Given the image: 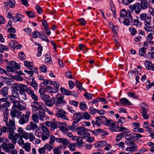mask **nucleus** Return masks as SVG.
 I'll return each mask as SVG.
<instances>
[{
	"mask_svg": "<svg viewBox=\"0 0 154 154\" xmlns=\"http://www.w3.org/2000/svg\"><path fill=\"white\" fill-rule=\"evenodd\" d=\"M18 133H15L13 129H11L9 131V134L8 135L9 139L11 140V142L13 144H16L18 138L22 137L24 138L25 135L27 132L24 131L21 127H19L17 131Z\"/></svg>",
	"mask_w": 154,
	"mask_h": 154,
	"instance_id": "f257e3e1",
	"label": "nucleus"
},
{
	"mask_svg": "<svg viewBox=\"0 0 154 154\" xmlns=\"http://www.w3.org/2000/svg\"><path fill=\"white\" fill-rule=\"evenodd\" d=\"M11 94L9 95L8 97L10 100L13 104V106L14 107L20 102V100H17V99H20L18 91H16L14 89L11 90Z\"/></svg>",
	"mask_w": 154,
	"mask_h": 154,
	"instance_id": "f03ea898",
	"label": "nucleus"
},
{
	"mask_svg": "<svg viewBox=\"0 0 154 154\" xmlns=\"http://www.w3.org/2000/svg\"><path fill=\"white\" fill-rule=\"evenodd\" d=\"M9 65L7 66L6 67L7 70L9 72H15L17 69H19L20 68L18 64L14 61H11Z\"/></svg>",
	"mask_w": 154,
	"mask_h": 154,
	"instance_id": "7ed1b4c3",
	"label": "nucleus"
},
{
	"mask_svg": "<svg viewBox=\"0 0 154 154\" xmlns=\"http://www.w3.org/2000/svg\"><path fill=\"white\" fill-rule=\"evenodd\" d=\"M26 114H23L19 120V122L20 125H23L27 123L29 121L30 112L29 110H26Z\"/></svg>",
	"mask_w": 154,
	"mask_h": 154,
	"instance_id": "20e7f679",
	"label": "nucleus"
},
{
	"mask_svg": "<svg viewBox=\"0 0 154 154\" xmlns=\"http://www.w3.org/2000/svg\"><path fill=\"white\" fill-rule=\"evenodd\" d=\"M15 144L12 143L7 144L6 143L4 142L2 143L1 146L6 152L10 153L11 150L15 148Z\"/></svg>",
	"mask_w": 154,
	"mask_h": 154,
	"instance_id": "39448f33",
	"label": "nucleus"
},
{
	"mask_svg": "<svg viewBox=\"0 0 154 154\" xmlns=\"http://www.w3.org/2000/svg\"><path fill=\"white\" fill-rule=\"evenodd\" d=\"M129 8L132 12L134 11L135 13L138 14L140 13L141 10L140 3L137 2L135 3L133 5H131L129 6Z\"/></svg>",
	"mask_w": 154,
	"mask_h": 154,
	"instance_id": "423d86ee",
	"label": "nucleus"
},
{
	"mask_svg": "<svg viewBox=\"0 0 154 154\" xmlns=\"http://www.w3.org/2000/svg\"><path fill=\"white\" fill-rule=\"evenodd\" d=\"M25 91L29 94L34 101H38V97L32 90L29 88H27L25 89Z\"/></svg>",
	"mask_w": 154,
	"mask_h": 154,
	"instance_id": "0eeeda50",
	"label": "nucleus"
},
{
	"mask_svg": "<svg viewBox=\"0 0 154 154\" xmlns=\"http://www.w3.org/2000/svg\"><path fill=\"white\" fill-rule=\"evenodd\" d=\"M10 114L12 118H15L16 117L19 119L20 118L22 113L15 108H12L11 110Z\"/></svg>",
	"mask_w": 154,
	"mask_h": 154,
	"instance_id": "6e6552de",
	"label": "nucleus"
},
{
	"mask_svg": "<svg viewBox=\"0 0 154 154\" xmlns=\"http://www.w3.org/2000/svg\"><path fill=\"white\" fill-rule=\"evenodd\" d=\"M66 112L64 110L60 109L58 110L57 112H56V115L58 118L68 120L67 117L66 115Z\"/></svg>",
	"mask_w": 154,
	"mask_h": 154,
	"instance_id": "1a4fd4ad",
	"label": "nucleus"
},
{
	"mask_svg": "<svg viewBox=\"0 0 154 154\" xmlns=\"http://www.w3.org/2000/svg\"><path fill=\"white\" fill-rule=\"evenodd\" d=\"M56 106L59 104L64 105L66 103V101L63 99V96L61 94H57L56 97Z\"/></svg>",
	"mask_w": 154,
	"mask_h": 154,
	"instance_id": "9d476101",
	"label": "nucleus"
},
{
	"mask_svg": "<svg viewBox=\"0 0 154 154\" xmlns=\"http://www.w3.org/2000/svg\"><path fill=\"white\" fill-rule=\"evenodd\" d=\"M7 17L8 18H13L14 19H20L24 18V16L19 13L16 14H12L11 12H8L7 14Z\"/></svg>",
	"mask_w": 154,
	"mask_h": 154,
	"instance_id": "9b49d317",
	"label": "nucleus"
},
{
	"mask_svg": "<svg viewBox=\"0 0 154 154\" xmlns=\"http://www.w3.org/2000/svg\"><path fill=\"white\" fill-rule=\"evenodd\" d=\"M120 16L122 17H126L131 19L133 18V17L131 15L130 11H127L125 9H122L120 11Z\"/></svg>",
	"mask_w": 154,
	"mask_h": 154,
	"instance_id": "f8f14e48",
	"label": "nucleus"
},
{
	"mask_svg": "<svg viewBox=\"0 0 154 154\" xmlns=\"http://www.w3.org/2000/svg\"><path fill=\"white\" fill-rule=\"evenodd\" d=\"M140 5L142 9L145 10L149 8L150 3L147 0H142L140 1Z\"/></svg>",
	"mask_w": 154,
	"mask_h": 154,
	"instance_id": "ddd939ff",
	"label": "nucleus"
},
{
	"mask_svg": "<svg viewBox=\"0 0 154 154\" xmlns=\"http://www.w3.org/2000/svg\"><path fill=\"white\" fill-rule=\"evenodd\" d=\"M46 125L48 127H50L51 130H53L56 128L57 127V122L55 119H52V121H48L46 122Z\"/></svg>",
	"mask_w": 154,
	"mask_h": 154,
	"instance_id": "4468645a",
	"label": "nucleus"
},
{
	"mask_svg": "<svg viewBox=\"0 0 154 154\" xmlns=\"http://www.w3.org/2000/svg\"><path fill=\"white\" fill-rule=\"evenodd\" d=\"M56 141L59 143H62L63 145L67 146L69 143L70 141L65 138H57Z\"/></svg>",
	"mask_w": 154,
	"mask_h": 154,
	"instance_id": "2eb2a0df",
	"label": "nucleus"
},
{
	"mask_svg": "<svg viewBox=\"0 0 154 154\" xmlns=\"http://www.w3.org/2000/svg\"><path fill=\"white\" fill-rule=\"evenodd\" d=\"M24 139L26 140L29 139L30 142H32L35 139V137L33 133L30 132L29 133L27 132L25 133Z\"/></svg>",
	"mask_w": 154,
	"mask_h": 154,
	"instance_id": "dca6fc26",
	"label": "nucleus"
},
{
	"mask_svg": "<svg viewBox=\"0 0 154 154\" xmlns=\"http://www.w3.org/2000/svg\"><path fill=\"white\" fill-rule=\"evenodd\" d=\"M37 128V125L35 124L33 122H30L29 125H28L26 128V130L27 131H30L31 130H34Z\"/></svg>",
	"mask_w": 154,
	"mask_h": 154,
	"instance_id": "f3484780",
	"label": "nucleus"
},
{
	"mask_svg": "<svg viewBox=\"0 0 154 154\" xmlns=\"http://www.w3.org/2000/svg\"><path fill=\"white\" fill-rule=\"evenodd\" d=\"M56 101V97H53L50 99H48L44 103L47 106L51 107L55 103Z\"/></svg>",
	"mask_w": 154,
	"mask_h": 154,
	"instance_id": "a211bd4d",
	"label": "nucleus"
},
{
	"mask_svg": "<svg viewBox=\"0 0 154 154\" xmlns=\"http://www.w3.org/2000/svg\"><path fill=\"white\" fill-rule=\"evenodd\" d=\"M40 117V119L41 121L44 120V118L45 116V112L42 106L39 107L38 112H37Z\"/></svg>",
	"mask_w": 154,
	"mask_h": 154,
	"instance_id": "6ab92c4d",
	"label": "nucleus"
},
{
	"mask_svg": "<svg viewBox=\"0 0 154 154\" xmlns=\"http://www.w3.org/2000/svg\"><path fill=\"white\" fill-rule=\"evenodd\" d=\"M6 126L9 128L8 132L11 129H13V127L15 125V121L14 119L12 120H9L8 122H6Z\"/></svg>",
	"mask_w": 154,
	"mask_h": 154,
	"instance_id": "aec40b11",
	"label": "nucleus"
},
{
	"mask_svg": "<svg viewBox=\"0 0 154 154\" xmlns=\"http://www.w3.org/2000/svg\"><path fill=\"white\" fill-rule=\"evenodd\" d=\"M106 119V117L104 116H100V117H96V120L95 124L97 126H100L102 124V120H104V119Z\"/></svg>",
	"mask_w": 154,
	"mask_h": 154,
	"instance_id": "412c9836",
	"label": "nucleus"
},
{
	"mask_svg": "<svg viewBox=\"0 0 154 154\" xmlns=\"http://www.w3.org/2000/svg\"><path fill=\"white\" fill-rule=\"evenodd\" d=\"M15 3L14 0H8L7 2H4V5L6 6L8 5L10 8H13L15 6Z\"/></svg>",
	"mask_w": 154,
	"mask_h": 154,
	"instance_id": "4be33fe9",
	"label": "nucleus"
},
{
	"mask_svg": "<svg viewBox=\"0 0 154 154\" xmlns=\"http://www.w3.org/2000/svg\"><path fill=\"white\" fill-rule=\"evenodd\" d=\"M46 92L49 93L52 96L53 95V93H56L58 91L56 89L49 86L46 87Z\"/></svg>",
	"mask_w": 154,
	"mask_h": 154,
	"instance_id": "5701e85b",
	"label": "nucleus"
},
{
	"mask_svg": "<svg viewBox=\"0 0 154 154\" xmlns=\"http://www.w3.org/2000/svg\"><path fill=\"white\" fill-rule=\"evenodd\" d=\"M76 143L78 147L82 148L83 147L84 145L83 141V138L78 136L76 139Z\"/></svg>",
	"mask_w": 154,
	"mask_h": 154,
	"instance_id": "b1692460",
	"label": "nucleus"
},
{
	"mask_svg": "<svg viewBox=\"0 0 154 154\" xmlns=\"http://www.w3.org/2000/svg\"><path fill=\"white\" fill-rule=\"evenodd\" d=\"M116 123L113 122L111 125L109 127V129L110 131H118L117 129L119 128V127L116 124Z\"/></svg>",
	"mask_w": 154,
	"mask_h": 154,
	"instance_id": "393cba45",
	"label": "nucleus"
},
{
	"mask_svg": "<svg viewBox=\"0 0 154 154\" xmlns=\"http://www.w3.org/2000/svg\"><path fill=\"white\" fill-rule=\"evenodd\" d=\"M8 87H5L2 88L0 91V94L3 97H6L8 95Z\"/></svg>",
	"mask_w": 154,
	"mask_h": 154,
	"instance_id": "a878e982",
	"label": "nucleus"
},
{
	"mask_svg": "<svg viewBox=\"0 0 154 154\" xmlns=\"http://www.w3.org/2000/svg\"><path fill=\"white\" fill-rule=\"evenodd\" d=\"M73 119L76 121L77 122H79L80 120L83 119L82 115L79 113H74L73 116Z\"/></svg>",
	"mask_w": 154,
	"mask_h": 154,
	"instance_id": "bb28decb",
	"label": "nucleus"
},
{
	"mask_svg": "<svg viewBox=\"0 0 154 154\" xmlns=\"http://www.w3.org/2000/svg\"><path fill=\"white\" fill-rule=\"evenodd\" d=\"M4 119L3 121L5 122H7L8 120L9 116V109L8 108H6L3 112Z\"/></svg>",
	"mask_w": 154,
	"mask_h": 154,
	"instance_id": "cd10ccee",
	"label": "nucleus"
},
{
	"mask_svg": "<svg viewBox=\"0 0 154 154\" xmlns=\"http://www.w3.org/2000/svg\"><path fill=\"white\" fill-rule=\"evenodd\" d=\"M25 91L22 90H20L19 91L20 99L21 100H25L27 99V97L26 95L25 92Z\"/></svg>",
	"mask_w": 154,
	"mask_h": 154,
	"instance_id": "c85d7f7f",
	"label": "nucleus"
},
{
	"mask_svg": "<svg viewBox=\"0 0 154 154\" xmlns=\"http://www.w3.org/2000/svg\"><path fill=\"white\" fill-rule=\"evenodd\" d=\"M77 128V124H76L75 122H74L71 125H68L67 129H68V130L75 131H76Z\"/></svg>",
	"mask_w": 154,
	"mask_h": 154,
	"instance_id": "c756f323",
	"label": "nucleus"
},
{
	"mask_svg": "<svg viewBox=\"0 0 154 154\" xmlns=\"http://www.w3.org/2000/svg\"><path fill=\"white\" fill-rule=\"evenodd\" d=\"M120 102L122 105H130L131 104V103L125 98H123L120 99Z\"/></svg>",
	"mask_w": 154,
	"mask_h": 154,
	"instance_id": "7c9ffc66",
	"label": "nucleus"
},
{
	"mask_svg": "<svg viewBox=\"0 0 154 154\" xmlns=\"http://www.w3.org/2000/svg\"><path fill=\"white\" fill-rule=\"evenodd\" d=\"M33 122L35 124H38L39 123V117L35 113H34L31 116Z\"/></svg>",
	"mask_w": 154,
	"mask_h": 154,
	"instance_id": "2f4dec72",
	"label": "nucleus"
},
{
	"mask_svg": "<svg viewBox=\"0 0 154 154\" xmlns=\"http://www.w3.org/2000/svg\"><path fill=\"white\" fill-rule=\"evenodd\" d=\"M76 131L77 134L79 135H81L85 133V131H86V129L83 127H81L77 128Z\"/></svg>",
	"mask_w": 154,
	"mask_h": 154,
	"instance_id": "473e14b6",
	"label": "nucleus"
},
{
	"mask_svg": "<svg viewBox=\"0 0 154 154\" xmlns=\"http://www.w3.org/2000/svg\"><path fill=\"white\" fill-rule=\"evenodd\" d=\"M31 146L30 143L29 142H27L22 145V147L28 152H29L31 149Z\"/></svg>",
	"mask_w": 154,
	"mask_h": 154,
	"instance_id": "72a5a7b5",
	"label": "nucleus"
},
{
	"mask_svg": "<svg viewBox=\"0 0 154 154\" xmlns=\"http://www.w3.org/2000/svg\"><path fill=\"white\" fill-rule=\"evenodd\" d=\"M35 104L38 105V102L37 101H35L31 103V106L32 110V111L35 112H36L38 109L39 108L36 106Z\"/></svg>",
	"mask_w": 154,
	"mask_h": 154,
	"instance_id": "f704fd0d",
	"label": "nucleus"
},
{
	"mask_svg": "<svg viewBox=\"0 0 154 154\" xmlns=\"http://www.w3.org/2000/svg\"><path fill=\"white\" fill-rule=\"evenodd\" d=\"M140 19H150L151 16L149 14H146L144 13L140 15Z\"/></svg>",
	"mask_w": 154,
	"mask_h": 154,
	"instance_id": "c9c22d12",
	"label": "nucleus"
},
{
	"mask_svg": "<svg viewBox=\"0 0 154 154\" xmlns=\"http://www.w3.org/2000/svg\"><path fill=\"white\" fill-rule=\"evenodd\" d=\"M110 7V10L112 11L113 14L114 15V18H116V10L115 8L113 2L112 1H110L109 2Z\"/></svg>",
	"mask_w": 154,
	"mask_h": 154,
	"instance_id": "e433bc0d",
	"label": "nucleus"
},
{
	"mask_svg": "<svg viewBox=\"0 0 154 154\" xmlns=\"http://www.w3.org/2000/svg\"><path fill=\"white\" fill-rule=\"evenodd\" d=\"M146 50L144 48H140L139 51V55L142 57H146L147 56L146 54Z\"/></svg>",
	"mask_w": 154,
	"mask_h": 154,
	"instance_id": "4c0bfd02",
	"label": "nucleus"
},
{
	"mask_svg": "<svg viewBox=\"0 0 154 154\" xmlns=\"http://www.w3.org/2000/svg\"><path fill=\"white\" fill-rule=\"evenodd\" d=\"M60 90L61 92L63 94L67 95H69L71 94V92L69 90L65 89L64 88L61 87L60 88Z\"/></svg>",
	"mask_w": 154,
	"mask_h": 154,
	"instance_id": "58836bf2",
	"label": "nucleus"
},
{
	"mask_svg": "<svg viewBox=\"0 0 154 154\" xmlns=\"http://www.w3.org/2000/svg\"><path fill=\"white\" fill-rule=\"evenodd\" d=\"M49 133H41V137L43 141H45L48 139L49 137Z\"/></svg>",
	"mask_w": 154,
	"mask_h": 154,
	"instance_id": "ea45409f",
	"label": "nucleus"
},
{
	"mask_svg": "<svg viewBox=\"0 0 154 154\" xmlns=\"http://www.w3.org/2000/svg\"><path fill=\"white\" fill-rule=\"evenodd\" d=\"M118 129L121 132H125L127 134L131 132L128 129L123 127L122 125H120Z\"/></svg>",
	"mask_w": 154,
	"mask_h": 154,
	"instance_id": "a19ab883",
	"label": "nucleus"
},
{
	"mask_svg": "<svg viewBox=\"0 0 154 154\" xmlns=\"http://www.w3.org/2000/svg\"><path fill=\"white\" fill-rule=\"evenodd\" d=\"M33 79H29V82H31L30 85L32 86L36 90L37 89L38 84H37L33 80Z\"/></svg>",
	"mask_w": 154,
	"mask_h": 154,
	"instance_id": "79ce46f5",
	"label": "nucleus"
},
{
	"mask_svg": "<svg viewBox=\"0 0 154 154\" xmlns=\"http://www.w3.org/2000/svg\"><path fill=\"white\" fill-rule=\"evenodd\" d=\"M40 97L41 99L44 102V103L50 98L49 95L45 94L40 96Z\"/></svg>",
	"mask_w": 154,
	"mask_h": 154,
	"instance_id": "37998d69",
	"label": "nucleus"
},
{
	"mask_svg": "<svg viewBox=\"0 0 154 154\" xmlns=\"http://www.w3.org/2000/svg\"><path fill=\"white\" fill-rule=\"evenodd\" d=\"M153 34L152 32H150L147 37V41L149 43L153 44V41H152L153 38Z\"/></svg>",
	"mask_w": 154,
	"mask_h": 154,
	"instance_id": "c03bdc74",
	"label": "nucleus"
},
{
	"mask_svg": "<svg viewBox=\"0 0 154 154\" xmlns=\"http://www.w3.org/2000/svg\"><path fill=\"white\" fill-rule=\"evenodd\" d=\"M24 63L25 66L27 67L29 69H32L33 65V63L32 62L25 61Z\"/></svg>",
	"mask_w": 154,
	"mask_h": 154,
	"instance_id": "a18cd8bd",
	"label": "nucleus"
},
{
	"mask_svg": "<svg viewBox=\"0 0 154 154\" xmlns=\"http://www.w3.org/2000/svg\"><path fill=\"white\" fill-rule=\"evenodd\" d=\"M67 128L68 126H64L63 125H60V130L65 134L66 133L67 131L68 130Z\"/></svg>",
	"mask_w": 154,
	"mask_h": 154,
	"instance_id": "49530a36",
	"label": "nucleus"
},
{
	"mask_svg": "<svg viewBox=\"0 0 154 154\" xmlns=\"http://www.w3.org/2000/svg\"><path fill=\"white\" fill-rule=\"evenodd\" d=\"M53 151L54 154H61V149L58 146L54 148Z\"/></svg>",
	"mask_w": 154,
	"mask_h": 154,
	"instance_id": "de8ad7c7",
	"label": "nucleus"
},
{
	"mask_svg": "<svg viewBox=\"0 0 154 154\" xmlns=\"http://www.w3.org/2000/svg\"><path fill=\"white\" fill-rule=\"evenodd\" d=\"M105 120L103 122L104 124L106 126H109L113 122V121L111 120H108L106 118V119H104Z\"/></svg>",
	"mask_w": 154,
	"mask_h": 154,
	"instance_id": "09e8293b",
	"label": "nucleus"
},
{
	"mask_svg": "<svg viewBox=\"0 0 154 154\" xmlns=\"http://www.w3.org/2000/svg\"><path fill=\"white\" fill-rule=\"evenodd\" d=\"M68 147L69 150L72 151H74L75 150L76 145L75 143H69Z\"/></svg>",
	"mask_w": 154,
	"mask_h": 154,
	"instance_id": "8fccbe9b",
	"label": "nucleus"
},
{
	"mask_svg": "<svg viewBox=\"0 0 154 154\" xmlns=\"http://www.w3.org/2000/svg\"><path fill=\"white\" fill-rule=\"evenodd\" d=\"M18 44L17 42L15 41L11 40L9 43V46L12 48H14V47L17 46V45Z\"/></svg>",
	"mask_w": 154,
	"mask_h": 154,
	"instance_id": "3c124183",
	"label": "nucleus"
},
{
	"mask_svg": "<svg viewBox=\"0 0 154 154\" xmlns=\"http://www.w3.org/2000/svg\"><path fill=\"white\" fill-rule=\"evenodd\" d=\"M14 107L17 108L19 109V110H25L26 109V108L23 105L20 104V103L16 105V106H15Z\"/></svg>",
	"mask_w": 154,
	"mask_h": 154,
	"instance_id": "603ef678",
	"label": "nucleus"
},
{
	"mask_svg": "<svg viewBox=\"0 0 154 154\" xmlns=\"http://www.w3.org/2000/svg\"><path fill=\"white\" fill-rule=\"evenodd\" d=\"M137 149V146H134L131 147H128L125 149V150L127 151H131L132 152L136 151Z\"/></svg>",
	"mask_w": 154,
	"mask_h": 154,
	"instance_id": "864d4df0",
	"label": "nucleus"
},
{
	"mask_svg": "<svg viewBox=\"0 0 154 154\" xmlns=\"http://www.w3.org/2000/svg\"><path fill=\"white\" fill-rule=\"evenodd\" d=\"M125 134L124 133L119 134L117 136L116 140L118 141L120 140Z\"/></svg>",
	"mask_w": 154,
	"mask_h": 154,
	"instance_id": "5fc2aeb1",
	"label": "nucleus"
},
{
	"mask_svg": "<svg viewBox=\"0 0 154 154\" xmlns=\"http://www.w3.org/2000/svg\"><path fill=\"white\" fill-rule=\"evenodd\" d=\"M146 88L147 89H149L154 85V82H152L150 83V81L149 80H148L146 82Z\"/></svg>",
	"mask_w": 154,
	"mask_h": 154,
	"instance_id": "6e6d98bb",
	"label": "nucleus"
},
{
	"mask_svg": "<svg viewBox=\"0 0 154 154\" xmlns=\"http://www.w3.org/2000/svg\"><path fill=\"white\" fill-rule=\"evenodd\" d=\"M51 85H53L54 87V88L56 89L57 90L58 89L60 86L59 83L55 81L52 82V84H51Z\"/></svg>",
	"mask_w": 154,
	"mask_h": 154,
	"instance_id": "4d7b16f0",
	"label": "nucleus"
},
{
	"mask_svg": "<svg viewBox=\"0 0 154 154\" xmlns=\"http://www.w3.org/2000/svg\"><path fill=\"white\" fill-rule=\"evenodd\" d=\"M20 85L18 84H14L13 85V88L14 90L15 91L16 90V91L20 90Z\"/></svg>",
	"mask_w": 154,
	"mask_h": 154,
	"instance_id": "13d9d810",
	"label": "nucleus"
},
{
	"mask_svg": "<svg viewBox=\"0 0 154 154\" xmlns=\"http://www.w3.org/2000/svg\"><path fill=\"white\" fill-rule=\"evenodd\" d=\"M1 80L6 83H8L10 82V79L4 76H1L0 77Z\"/></svg>",
	"mask_w": 154,
	"mask_h": 154,
	"instance_id": "bf43d9fd",
	"label": "nucleus"
},
{
	"mask_svg": "<svg viewBox=\"0 0 154 154\" xmlns=\"http://www.w3.org/2000/svg\"><path fill=\"white\" fill-rule=\"evenodd\" d=\"M38 152L40 154H45L46 152L45 147L40 148L38 149Z\"/></svg>",
	"mask_w": 154,
	"mask_h": 154,
	"instance_id": "052dcab7",
	"label": "nucleus"
},
{
	"mask_svg": "<svg viewBox=\"0 0 154 154\" xmlns=\"http://www.w3.org/2000/svg\"><path fill=\"white\" fill-rule=\"evenodd\" d=\"M91 116L87 112H85L83 115V117L84 119L86 120H89L90 119Z\"/></svg>",
	"mask_w": 154,
	"mask_h": 154,
	"instance_id": "680f3d73",
	"label": "nucleus"
},
{
	"mask_svg": "<svg viewBox=\"0 0 154 154\" xmlns=\"http://www.w3.org/2000/svg\"><path fill=\"white\" fill-rule=\"evenodd\" d=\"M50 140L49 143L50 144L53 145L56 140V139L54 135H51L50 137Z\"/></svg>",
	"mask_w": 154,
	"mask_h": 154,
	"instance_id": "e2e57ef3",
	"label": "nucleus"
},
{
	"mask_svg": "<svg viewBox=\"0 0 154 154\" xmlns=\"http://www.w3.org/2000/svg\"><path fill=\"white\" fill-rule=\"evenodd\" d=\"M145 20L144 23L145 25L153 24V26H154V20H152V21H151L150 20Z\"/></svg>",
	"mask_w": 154,
	"mask_h": 154,
	"instance_id": "0e129e2a",
	"label": "nucleus"
},
{
	"mask_svg": "<svg viewBox=\"0 0 154 154\" xmlns=\"http://www.w3.org/2000/svg\"><path fill=\"white\" fill-rule=\"evenodd\" d=\"M77 88L80 91H82L83 89L82 85L81 83L79 82L78 81H76L75 82Z\"/></svg>",
	"mask_w": 154,
	"mask_h": 154,
	"instance_id": "69168bd1",
	"label": "nucleus"
},
{
	"mask_svg": "<svg viewBox=\"0 0 154 154\" xmlns=\"http://www.w3.org/2000/svg\"><path fill=\"white\" fill-rule=\"evenodd\" d=\"M131 33L133 35H135L137 32L136 30L132 27H130L129 29Z\"/></svg>",
	"mask_w": 154,
	"mask_h": 154,
	"instance_id": "338daca9",
	"label": "nucleus"
},
{
	"mask_svg": "<svg viewBox=\"0 0 154 154\" xmlns=\"http://www.w3.org/2000/svg\"><path fill=\"white\" fill-rule=\"evenodd\" d=\"M32 37L35 38H38L39 36L41 35L40 33L36 31L32 32Z\"/></svg>",
	"mask_w": 154,
	"mask_h": 154,
	"instance_id": "774afa93",
	"label": "nucleus"
}]
</instances>
